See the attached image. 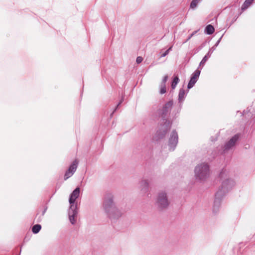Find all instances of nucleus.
I'll return each mask as SVG.
<instances>
[{
	"mask_svg": "<svg viewBox=\"0 0 255 255\" xmlns=\"http://www.w3.org/2000/svg\"><path fill=\"white\" fill-rule=\"evenodd\" d=\"M172 105L173 102L172 101H169L166 103L163 107L165 112H167L168 110L172 107Z\"/></svg>",
	"mask_w": 255,
	"mask_h": 255,
	"instance_id": "12",
	"label": "nucleus"
},
{
	"mask_svg": "<svg viewBox=\"0 0 255 255\" xmlns=\"http://www.w3.org/2000/svg\"><path fill=\"white\" fill-rule=\"evenodd\" d=\"M238 138L239 135L238 134L233 136L230 141L225 145V149L227 150L233 147L235 144V143Z\"/></svg>",
	"mask_w": 255,
	"mask_h": 255,
	"instance_id": "5",
	"label": "nucleus"
},
{
	"mask_svg": "<svg viewBox=\"0 0 255 255\" xmlns=\"http://www.w3.org/2000/svg\"><path fill=\"white\" fill-rule=\"evenodd\" d=\"M193 34L191 35V36L188 38V40L190 39L191 37L193 36Z\"/></svg>",
	"mask_w": 255,
	"mask_h": 255,
	"instance_id": "22",
	"label": "nucleus"
},
{
	"mask_svg": "<svg viewBox=\"0 0 255 255\" xmlns=\"http://www.w3.org/2000/svg\"><path fill=\"white\" fill-rule=\"evenodd\" d=\"M166 92V86L165 85H161V87L160 89V93L161 94H163Z\"/></svg>",
	"mask_w": 255,
	"mask_h": 255,
	"instance_id": "16",
	"label": "nucleus"
},
{
	"mask_svg": "<svg viewBox=\"0 0 255 255\" xmlns=\"http://www.w3.org/2000/svg\"><path fill=\"white\" fill-rule=\"evenodd\" d=\"M168 76L166 75L164 77L162 81V85H165L166 82H167L168 80Z\"/></svg>",
	"mask_w": 255,
	"mask_h": 255,
	"instance_id": "20",
	"label": "nucleus"
},
{
	"mask_svg": "<svg viewBox=\"0 0 255 255\" xmlns=\"http://www.w3.org/2000/svg\"><path fill=\"white\" fill-rule=\"evenodd\" d=\"M200 74V71L198 69H197L194 71L193 73L192 76L191 78V79L188 85V88L190 89L192 88L196 82H197L199 76Z\"/></svg>",
	"mask_w": 255,
	"mask_h": 255,
	"instance_id": "4",
	"label": "nucleus"
},
{
	"mask_svg": "<svg viewBox=\"0 0 255 255\" xmlns=\"http://www.w3.org/2000/svg\"><path fill=\"white\" fill-rule=\"evenodd\" d=\"M76 207L72 208V209H70L69 211V220L70 222L74 224L76 222V217L77 215V211L76 210Z\"/></svg>",
	"mask_w": 255,
	"mask_h": 255,
	"instance_id": "6",
	"label": "nucleus"
},
{
	"mask_svg": "<svg viewBox=\"0 0 255 255\" xmlns=\"http://www.w3.org/2000/svg\"><path fill=\"white\" fill-rule=\"evenodd\" d=\"M201 0H193L190 4V7L191 8H194L196 7L198 3Z\"/></svg>",
	"mask_w": 255,
	"mask_h": 255,
	"instance_id": "15",
	"label": "nucleus"
},
{
	"mask_svg": "<svg viewBox=\"0 0 255 255\" xmlns=\"http://www.w3.org/2000/svg\"><path fill=\"white\" fill-rule=\"evenodd\" d=\"M178 141V135L177 133L175 132H173L172 135H171V137L169 139V142L171 144H173L175 146Z\"/></svg>",
	"mask_w": 255,
	"mask_h": 255,
	"instance_id": "7",
	"label": "nucleus"
},
{
	"mask_svg": "<svg viewBox=\"0 0 255 255\" xmlns=\"http://www.w3.org/2000/svg\"><path fill=\"white\" fill-rule=\"evenodd\" d=\"M196 176L200 180H204L209 177V168L207 164L203 163L196 166L195 170Z\"/></svg>",
	"mask_w": 255,
	"mask_h": 255,
	"instance_id": "1",
	"label": "nucleus"
},
{
	"mask_svg": "<svg viewBox=\"0 0 255 255\" xmlns=\"http://www.w3.org/2000/svg\"><path fill=\"white\" fill-rule=\"evenodd\" d=\"M80 194V188L79 187L76 188L71 193L69 203L71 205L70 209H72V208H75L76 206L74 205V202L76 199L79 197Z\"/></svg>",
	"mask_w": 255,
	"mask_h": 255,
	"instance_id": "3",
	"label": "nucleus"
},
{
	"mask_svg": "<svg viewBox=\"0 0 255 255\" xmlns=\"http://www.w3.org/2000/svg\"><path fill=\"white\" fill-rule=\"evenodd\" d=\"M185 95V92L183 89H180L179 93V98L180 99H183Z\"/></svg>",
	"mask_w": 255,
	"mask_h": 255,
	"instance_id": "17",
	"label": "nucleus"
},
{
	"mask_svg": "<svg viewBox=\"0 0 255 255\" xmlns=\"http://www.w3.org/2000/svg\"><path fill=\"white\" fill-rule=\"evenodd\" d=\"M78 164V161L75 159L70 166L68 169L72 172L73 173L76 171Z\"/></svg>",
	"mask_w": 255,
	"mask_h": 255,
	"instance_id": "8",
	"label": "nucleus"
},
{
	"mask_svg": "<svg viewBox=\"0 0 255 255\" xmlns=\"http://www.w3.org/2000/svg\"><path fill=\"white\" fill-rule=\"evenodd\" d=\"M208 56L207 55H205L204 56V57L203 58V59L202 60L201 62H200V66L201 65H202L203 66L204 65V64L206 63V62L207 61V60H208Z\"/></svg>",
	"mask_w": 255,
	"mask_h": 255,
	"instance_id": "18",
	"label": "nucleus"
},
{
	"mask_svg": "<svg viewBox=\"0 0 255 255\" xmlns=\"http://www.w3.org/2000/svg\"><path fill=\"white\" fill-rule=\"evenodd\" d=\"M41 228V227L40 225L36 224V225L33 226V227H32V231L33 233L37 234L39 232Z\"/></svg>",
	"mask_w": 255,
	"mask_h": 255,
	"instance_id": "11",
	"label": "nucleus"
},
{
	"mask_svg": "<svg viewBox=\"0 0 255 255\" xmlns=\"http://www.w3.org/2000/svg\"><path fill=\"white\" fill-rule=\"evenodd\" d=\"M157 202L161 208H166L168 206L169 202L165 193H159L157 198Z\"/></svg>",
	"mask_w": 255,
	"mask_h": 255,
	"instance_id": "2",
	"label": "nucleus"
},
{
	"mask_svg": "<svg viewBox=\"0 0 255 255\" xmlns=\"http://www.w3.org/2000/svg\"><path fill=\"white\" fill-rule=\"evenodd\" d=\"M142 58L140 56H138L136 58V62L137 63H140L142 62Z\"/></svg>",
	"mask_w": 255,
	"mask_h": 255,
	"instance_id": "21",
	"label": "nucleus"
},
{
	"mask_svg": "<svg viewBox=\"0 0 255 255\" xmlns=\"http://www.w3.org/2000/svg\"><path fill=\"white\" fill-rule=\"evenodd\" d=\"M219 192H217L216 196H217L219 194Z\"/></svg>",
	"mask_w": 255,
	"mask_h": 255,
	"instance_id": "23",
	"label": "nucleus"
},
{
	"mask_svg": "<svg viewBox=\"0 0 255 255\" xmlns=\"http://www.w3.org/2000/svg\"><path fill=\"white\" fill-rule=\"evenodd\" d=\"M215 29L211 24L208 25L205 28V32L208 34H212L214 32Z\"/></svg>",
	"mask_w": 255,
	"mask_h": 255,
	"instance_id": "9",
	"label": "nucleus"
},
{
	"mask_svg": "<svg viewBox=\"0 0 255 255\" xmlns=\"http://www.w3.org/2000/svg\"><path fill=\"white\" fill-rule=\"evenodd\" d=\"M172 49V47H170L168 49H167L164 53L161 54V57H165L166 55H167L170 50Z\"/></svg>",
	"mask_w": 255,
	"mask_h": 255,
	"instance_id": "19",
	"label": "nucleus"
},
{
	"mask_svg": "<svg viewBox=\"0 0 255 255\" xmlns=\"http://www.w3.org/2000/svg\"><path fill=\"white\" fill-rule=\"evenodd\" d=\"M179 78L177 76H176L174 78L173 82L171 84V87L172 89H174L176 86V85L179 82Z\"/></svg>",
	"mask_w": 255,
	"mask_h": 255,
	"instance_id": "14",
	"label": "nucleus"
},
{
	"mask_svg": "<svg viewBox=\"0 0 255 255\" xmlns=\"http://www.w3.org/2000/svg\"><path fill=\"white\" fill-rule=\"evenodd\" d=\"M73 173L70 171L69 169H68L66 172H65V174L64 175V179L65 180H66L67 179H68L69 177H71L73 175Z\"/></svg>",
	"mask_w": 255,
	"mask_h": 255,
	"instance_id": "13",
	"label": "nucleus"
},
{
	"mask_svg": "<svg viewBox=\"0 0 255 255\" xmlns=\"http://www.w3.org/2000/svg\"><path fill=\"white\" fill-rule=\"evenodd\" d=\"M254 0H246L242 6L243 10L246 9L252 3Z\"/></svg>",
	"mask_w": 255,
	"mask_h": 255,
	"instance_id": "10",
	"label": "nucleus"
}]
</instances>
